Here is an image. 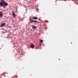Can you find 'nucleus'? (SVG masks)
I'll return each instance as SVG.
<instances>
[{"label":"nucleus","instance_id":"nucleus-5","mask_svg":"<svg viewBox=\"0 0 78 78\" xmlns=\"http://www.w3.org/2000/svg\"><path fill=\"white\" fill-rule=\"evenodd\" d=\"M30 47L31 48H34V44H32L31 45H30Z\"/></svg>","mask_w":78,"mask_h":78},{"label":"nucleus","instance_id":"nucleus-11","mask_svg":"<svg viewBox=\"0 0 78 78\" xmlns=\"http://www.w3.org/2000/svg\"><path fill=\"white\" fill-rule=\"evenodd\" d=\"M36 10L37 11H39V9H37Z\"/></svg>","mask_w":78,"mask_h":78},{"label":"nucleus","instance_id":"nucleus-13","mask_svg":"<svg viewBox=\"0 0 78 78\" xmlns=\"http://www.w3.org/2000/svg\"><path fill=\"white\" fill-rule=\"evenodd\" d=\"M16 76V78L18 77V76Z\"/></svg>","mask_w":78,"mask_h":78},{"label":"nucleus","instance_id":"nucleus-3","mask_svg":"<svg viewBox=\"0 0 78 78\" xmlns=\"http://www.w3.org/2000/svg\"><path fill=\"white\" fill-rule=\"evenodd\" d=\"M12 16H13V17H16V13H15V12H12Z\"/></svg>","mask_w":78,"mask_h":78},{"label":"nucleus","instance_id":"nucleus-8","mask_svg":"<svg viewBox=\"0 0 78 78\" xmlns=\"http://www.w3.org/2000/svg\"><path fill=\"white\" fill-rule=\"evenodd\" d=\"M2 16H3V14L0 12V17H2Z\"/></svg>","mask_w":78,"mask_h":78},{"label":"nucleus","instance_id":"nucleus-6","mask_svg":"<svg viewBox=\"0 0 78 78\" xmlns=\"http://www.w3.org/2000/svg\"><path fill=\"white\" fill-rule=\"evenodd\" d=\"M32 28L33 29H34V30H35V29H36V28H37V27L34 26H33L32 27Z\"/></svg>","mask_w":78,"mask_h":78},{"label":"nucleus","instance_id":"nucleus-2","mask_svg":"<svg viewBox=\"0 0 78 78\" xmlns=\"http://www.w3.org/2000/svg\"><path fill=\"white\" fill-rule=\"evenodd\" d=\"M5 25H6V23H3L0 26V27H4V26H5Z\"/></svg>","mask_w":78,"mask_h":78},{"label":"nucleus","instance_id":"nucleus-14","mask_svg":"<svg viewBox=\"0 0 78 78\" xmlns=\"http://www.w3.org/2000/svg\"><path fill=\"white\" fill-rule=\"evenodd\" d=\"M59 60H60V59H59Z\"/></svg>","mask_w":78,"mask_h":78},{"label":"nucleus","instance_id":"nucleus-9","mask_svg":"<svg viewBox=\"0 0 78 78\" xmlns=\"http://www.w3.org/2000/svg\"><path fill=\"white\" fill-rule=\"evenodd\" d=\"M40 41L41 43H42L43 42V40H40Z\"/></svg>","mask_w":78,"mask_h":78},{"label":"nucleus","instance_id":"nucleus-1","mask_svg":"<svg viewBox=\"0 0 78 78\" xmlns=\"http://www.w3.org/2000/svg\"><path fill=\"white\" fill-rule=\"evenodd\" d=\"M8 3L5 2V1L2 0L0 2V6H3L4 8H5L8 6Z\"/></svg>","mask_w":78,"mask_h":78},{"label":"nucleus","instance_id":"nucleus-12","mask_svg":"<svg viewBox=\"0 0 78 78\" xmlns=\"http://www.w3.org/2000/svg\"><path fill=\"white\" fill-rule=\"evenodd\" d=\"M41 45H42V44H39V46H41Z\"/></svg>","mask_w":78,"mask_h":78},{"label":"nucleus","instance_id":"nucleus-4","mask_svg":"<svg viewBox=\"0 0 78 78\" xmlns=\"http://www.w3.org/2000/svg\"><path fill=\"white\" fill-rule=\"evenodd\" d=\"M32 19L34 20H36V19H38V18L36 16H34L32 18Z\"/></svg>","mask_w":78,"mask_h":78},{"label":"nucleus","instance_id":"nucleus-10","mask_svg":"<svg viewBox=\"0 0 78 78\" xmlns=\"http://www.w3.org/2000/svg\"><path fill=\"white\" fill-rule=\"evenodd\" d=\"M34 23H37V20H35V21L34 20Z\"/></svg>","mask_w":78,"mask_h":78},{"label":"nucleus","instance_id":"nucleus-7","mask_svg":"<svg viewBox=\"0 0 78 78\" xmlns=\"http://www.w3.org/2000/svg\"><path fill=\"white\" fill-rule=\"evenodd\" d=\"M29 20H30V23H33V22H34V20H31V19H30Z\"/></svg>","mask_w":78,"mask_h":78}]
</instances>
